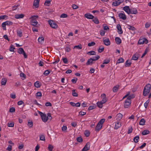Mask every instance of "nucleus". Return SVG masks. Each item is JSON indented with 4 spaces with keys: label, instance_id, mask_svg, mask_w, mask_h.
<instances>
[{
    "label": "nucleus",
    "instance_id": "f257e3e1",
    "mask_svg": "<svg viewBox=\"0 0 151 151\" xmlns=\"http://www.w3.org/2000/svg\"><path fill=\"white\" fill-rule=\"evenodd\" d=\"M38 16L37 15L31 16L30 19H31L30 24L32 25L35 27H37V25L38 24V22L36 19L38 18Z\"/></svg>",
    "mask_w": 151,
    "mask_h": 151
},
{
    "label": "nucleus",
    "instance_id": "f03ea898",
    "mask_svg": "<svg viewBox=\"0 0 151 151\" xmlns=\"http://www.w3.org/2000/svg\"><path fill=\"white\" fill-rule=\"evenodd\" d=\"M151 87V85L150 84H147L144 87L143 91V95L144 96H146L150 92Z\"/></svg>",
    "mask_w": 151,
    "mask_h": 151
},
{
    "label": "nucleus",
    "instance_id": "7ed1b4c3",
    "mask_svg": "<svg viewBox=\"0 0 151 151\" xmlns=\"http://www.w3.org/2000/svg\"><path fill=\"white\" fill-rule=\"evenodd\" d=\"M99 58L100 56L99 55H97V56L94 57L93 58H90L88 60L86 63V64L87 65H91L93 63H94L93 61L96 60Z\"/></svg>",
    "mask_w": 151,
    "mask_h": 151
},
{
    "label": "nucleus",
    "instance_id": "20e7f679",
    "mask_svg": "<svg viewBox=\"0 0 151 151\" xmlns=\"http://www.w3.org/2000/svg\"><path fill=\"white\" fill-rule=\"evenodd\" d=\"M105 120L104 119H103L99 121L95 128V130L96 131H99L102 128V124L104 122Z\"/></svg>",
    "mask_w": 151,
    "mask_h": 151
},
{
    "label": "nucleus",
    "instance_id": "39448f33",
    "mask_svg": "<svg viewBox=\"0 0 151 151\" xmlns=\"http://www.w3.org/2000/svg\"><path fill=\"white\" fill-rule=\"evenodd\" d=\"M38 112L40 115L42 121L44 122H46L47 121L46 115L39 111H38Z\"/></svg>",
    "mask_w": 151,
    "mask_h": 151
},
{
    "label": "nucleus",
    "instance_id": "423d86ee",
    "mask_svg": "<svg viewBox=\"0 0 151 151\" xmlns=\"http://www.w3.org/2000/svg\"><path fill=\"white\" fill-rule=\"evenodd\" d=\"M48 22L50 26L52 28L56 29L58 27V25L56 24L53 21H48Z\"/></svg>",
    "mask_w": 151,
    "mask_h": 151
},
{
    "label": "nucleus",
    "instance_id": "0eeeda50",
    "mask_svg": "<svg viewBox=\"0 0 151 151\" xmlns=\"http://www.w3.org/2000/svg\"><path fill=\"white\" fill-rule=\"evenodd\" d=\"M148 42L147 40L145 38L140 39L139 40L138 43L139 44H143L144 43L147 44Z\"/></svg>",
    "mask_w": 151,
    "mask_h": 151
},
{
    "label": "nucleus",
    "instance_id": "6e6552de",
    "mask_svg": "<svg viewBox=\"0 0 151 151\" xmlns=\"http://www.w3.org/2000/svg\"><path fill=\"white\" fill-rule=\"evenodd\" d=\"M90 144L89 142H87L84 147L82 149V151H87L89 150L90 147Z\"/></svg>",
    "mask_w": 151,
    "mask_h": 151
},
{
    "label": "nucleus",
    "instance_id": "1a4fd4ad",
    "mask_svg": "<svg viewBox=\"0 0 151 151\" xmlns=\"http://www.w3.org/2000/svg\"><path fill=\"white\" fill-rule=\"evenodd\" d=\"M123 0H118L117 1L113 2L112 4V5L115 6H116L123 2Z\"/></svg>",
    "mask_w": 151,
    "mask_h": 151
},
{
    "label": "nucleus",
    "instance_id": "9d476101",
    "mask_svg": "<svg viewBox=\"0 0 151 151\" xmlns=\"http://www.w3.org/2000/svg\"><path fill=\"white\" fill-rule=\"evenodd\" d=\"M131 102L126 100L124 104V106L125 108H127L129 107L131 105Z\"/></svg>",
    "mask_w": 151,
    "mask_h": 151
},
{
    "label": "nucleus",
    "instance_id": "9b49d317",
    "mask_svg": "<svg viewBox=\"0 0 151 151\" xmlns=\"http://www.w3.org/2000/svg\"><path fill=\"white\" fill-rule=\"evenodd\" d=\"M103 42L104 45L106 46H109L110 44V42L109 39L108 38L105 39H103Z\"/></svg>",
    "mask_w": 151,
    "mask_h": 151
},
{
    "label": "nucleus",
    "instance_id": "f8f14e48",
    "mask_svg": "<svg viewBox=\"0 0 151 151\" xmlns=\"http://www.w3.org/2000/svg\"><path fill=\"white\" fill-rule=\"evenodd\" d=\"M116 27L117 29V32L119 34H122L123 33V31L122 29L121 26L119 24L117 25Z\"/></svg>",
    "mask_w": 151,
    "mask_h": 151
},
{
    "label": "nucleus",
    "instance_id": "ddd939ff",
    "mask_svg": "<svg viewBox=\"0 0 151 151\" xmlns=\"http://www.w3.org/2000/svg\"><path fill=\"white\" fill-rule=\"evenodd\" d=\"M101 97L102 98V99L101 101L102 103L104 104L107 101V99L106 98V95L105 93L102 94L101 95Z\"/></svg>",
    "mask_w": 151,
    "mask_h": 151
},
{
    "label": "nucleus",
    "instance_id": "4468645a",
    "mask_svg": "<svg viewBox=\"0 0 151 151\" xmlns=\"http://www.w3.org/2000/svg\"><path fill=\"white\" fill-rule=\"evenodd\" d=\"M139 54L137 53H136L132 56V60H137L139 58Z\"/></svg>",
    "mask_w": 151,
    "mask_h": 151
},
{
    "label": "nucleus",
    "instance_id": "2eb2a0df",
    "mask_svg": "<svg viewBox=\"0 0 151 151\" xmlns=\"http://www.w3.org/2000/svg\"><path fill=\"white\" fill-rule=\"evenodd\" d=\"M85 17L89 19H92L94 18V16L90 13H87L84 15Z\"/></svg>",
    "mask_w": 151,
    "mask_h": 151
},
{
    "label": "nucleus",
    "instance_id": "dca6fc26",
    "mask_svg": "<svg viewBox=\"0 0 151 151\" xmlns=\"http://www.w3.org/2000/svg\"><path fill=\"white\" fill-rule=\"evenodd\" d=\"M119 17L121 19L123 20H124L126 19V17L125 14L123 13H119Z\"/></svg>",
    "mask_w": 151,
    "mask_h": 151
},
{
    "label": "nucleus",
    "instance_id": "f3484780",
    "mask_svg": "<svg viewBox=\"0 0 151 151\" xmlns=\"http://www.w3.org/2000/svg\"><path fill=\"white\" fill-rule=\"evenodd\" d=\"M123 9L128 14H130V9H129V6H126L124 7Z\"/></svg>",
    "mask_w": 151,
    "mask_h": 151
},
{
    "label": "nucleus",
    "instance_id": "a211bd4d",
    "mask_svg": "<svg viewBox=\"0 0 151 151\" xmlns=\"http://www.w3.org/2000/svg\"><path fill=\"white\" fill-rule=\"evenodd\" d=\"M121 126V123L120 122H117L115 123L114 129H117Z\"/></svg>",
    "mask_w": 151,
    "mask_h": 151
},
{
    "label": "nucleus",
    "instance_id": "6ab92c4d",
    "mask_svg": "<svg viewBox=\"0 0 151 151\" xmlns=\"http://www.w3.org/2000/svg\"><path fill=\"white\" fill-rule=\"evenodd\" d=\"M137 13V11L136 9L133 8L130 9V14H136Z\"/></svg>",
    "mask_w": 151,
    "mask_h": 151
},
{
    "label": "nucleus",
    "instance_id": "aec40b11",
    "mask_svg": "<svg viewBox=\"0 0 151 151\" xmlns=\"http://www.w3.org/2000/svg\"><path fill=\"white\" fill-rule=\"evenodd\" d=\"M40 0H34L33 3V6L36 8H37L39 6V3Z\"/></svg>",
    "mask_w": 151,
    "mask_h": 151
},
{
    "label": "nucleus",
    "instance_id": "412c9836",
    "mask_svg": "<svg viewBox=\"0 0 151 151\" xmlns=\"http://www.w3.org/2000/svg\"><path fill=\"white\" fill-rule=\"evenodd\" d=\"M24 15L23 14H16L15 15V17L17 19L22 18L24 17Z\"/></svg>",
    "mask_w": 151,
    "mask_h": 151
},
{
    "label": "nucleus",
    "instance_id": "4be33fe9",
    "mask_svg": "<svg viewBox=\"0 0 151 151\" xmlns=\"http://www.w3.org/2000/svg\"><path fill=\"white\" fill-rule=\"evenodd\" d=\"M127 27L128 29H129L132 30L134 31L136 30V28L133 26H131L129 24H127Z\"/></svg>",
    "mask_w": 151,
    "mask_h": 151
},
{
    "label": "nucleus",
    "instance_id": "5701e85b",
    "mask_svg": "<svg viewBox=\"0 0 151 151\" xmlns=\"http://www.w3.org/2000/svg\"><path fill=\"white\" fill-rule=\"evenodd\" d=\"M134 96L133 94L129 96H128L126 100L128 101L131 102V99H133L134 97Z\"/></svg>",
    "mask_w": 151,
    "mask_h": 151
},
{
    "label": "nucleus",
    "instance_id": "b1692460",
    "mask_svg": "<svg viewBox=\"0 0 151 151\" xmlns=\"http://www.w3.org/2000/svg\"><path fill=\"white\" fill-rule=\"evenodd\" d=\"M116 42L117 44H119L121 42V40L120 38L118 37H116L115 39Z\"/></svg>",
    "mask_w": 151,
    "mask_h": 151
},
{
    "label": "nucleus",
    "instance_id": "393cba45",
    "mask_svg": "<svg viewBox=\"0 0 151 151\" xmlns=\"http://www.w3.org/2000/svg\"><path fill=\"white\" fill-rule=\"evenodd\" d=\"M17 33L18 36H19L20 37H21L22 35V32L21 29H18L17 30Z\"/></svg>",
    "mask_w": 151,
    "mask_h": 151
},
{
    "label": "nucleus",
    "instance_id": "a878e982",
    "mask_svg": "<svg viewBox=\"0 0 151 151\" xmlns=\"http://www.w3.org/2000/svg\"><path fill=\"white\" fill-rule=\"evenodd\" d=\"M72 94L73 96L77 97L78 96V93L76 92V90H73L72 91Z\"/></svg>",
    "mask_w": 151,
    "mask_h": 151
},
{
    "label": "nucleus",
    "instance_id": "bb28decb",
    "mask_svg": "<svg viewBox=\"0 0 151 151\" xmlns=\"http://www.w3.org/2000/svg\"><path fill=\"white\" fill-rule=\"evenodd\" d=\"M40 140L45 141V136L44 134H40L39 136Z\"/></svg>",
    "mask_w": 151,
    "mask_h": 151
},
{
    "label": "nucleus",
    "instance_id": "cd10ccee",
    "mask_svg": "<svg viewBox=\"0 0 151 151\" xmlns=\"http://www.w3.org/2000/svg\"><path fill=\"white\" fill-rule=\"evenodd\" d=\"M139 139V136H137L135 137L133 139V140L134 141V142L135 143H137L138 142Z\"/></svg>",
    "mask_w": 151,
    "mask_h": 151
},
{
    "label": "nucleus",
    "instance_id": "c85d7f7f",
    "mask_svg": "<svg viewBox=\"0 0 151 151\" xmlns=\"http://www.w3.org/2000/svg\"><path fill=\"white\" fill-rule=\"evenodd\" d=\"M119 87V86L118 85L114 86L113 89V91L114 92H116L118 89Z\"/></svg>",
    "mask_w": 151,
    "mask_h": 151
},
{
    "label": "nucleus",
    "instance_id": "c756f323",
    "mask_svg": "<svg viewBox=\"0 0 151 151\" xmlns=\"http://www.w3.org/2000/svg\"><path fill=\"white\" fill-rule=\"evenodd\" d=\"M44 39L43 37H39L38 39V41L41 44L43 42Z\"/></svg>",
    "mask_w": 151,
    "mask_h": 151
},
{
    "label": "nucleus",
    "instance_id": "7c9ffc66",
    "mask_svg": "<svg viewBox=\"0 0 151 151\" xmlns=\"http://www.w3.org/2000/svg\"><path fill=\"white\" fill-rule=\"evenodd\" d=\"M145 120L142 118V119L139 122V124L140 125H143L145 124Z\"/></svg>",
    "mask_w": 151,
    "mask_h": 151
},
{
    "label": "nucleus",
    "instance_id": "2f4dec72",
    "mask_svg": "<svg viewBox=\"0 0 151 151\" xmlns=\"http://www.w3.org/2000/svg\"><path fill=\"white\" fill-rule=\"evenodd\" d=\"M51 0H46L45 2L44 5L45 6H49L51 3Z\"/></svg>",
    "mask_w": 151,
    "mask_h": 151
},
{
    "label": "nucleus",
    "instance_id": "473e14b6",
    "mask_svg": "<svg viewBox=\"0 0 151 151\" xmlns=\"http://www.w3.org/2000/svg\"><path fill=\"white\" fill-rule=\"evenodd\" d=\"M34 86L37 88L40 87L41 86V84L39 81H36L34 83Z\"/></svg>",
    "mask_w": 151,
    "mask_h": 151
},
{
    "label": "nucleus",
    "instance_id": "72a5a7b5",
    "mask_svg": "<svg viewBox=\"0 0 151 151\" xmlns=\"http://www.w3.org/2000/svg\"><path fill=\"white\" fill-rule=\"evenodd\" d=\"M150 133V131L147 130H144L142 133V135H145Z\"/></svg>",
    "mask_w": 151,
    "mask_h": 151
},
{
    "label": "nucleus",
    "instance_id": "f704fd0d",
    "mask_svg": "<svg viewBox=\"0 0 151 151\" xmlns=\"http://www.w3.org/2000/svg\"><path fill=\"white\" fill-rule=\"evenodd\" d=\"M97 105V106L100 108H102L103 106L102 104H104L103 103H102L101 102H98L96 103Z\"/></svg>",
    "mask_w": 151,
    "mask_h": 151
},
{
    "label": "nucleus",
    "instance_id": "c9c22d12",
    "mask_svg": "<svg viewBox=\"0 0 151 151\" xmlns=\"http://www.w3.org/2000/svg\"><path fill=\"white\" fill-rule=\"evenodd\" d=\"M24 51L22 48H19L18 50V52L20 54H22Z\"/></svg>",
    "mask_w": 151,
    "mask_h": 151
},
{
    "label": "nucleus",
    "instance_id": "e433bc0d",
    "mask_svg": "<svg viewBox=\"0 0 151 151\" xmlns=\"http://www.w3.org/2000/svg\"><path fill=\"white\" fill-rule=\"evenodd\" d=\"M116 117L117 119L120 120L122 119V115L120 113H119L117 115Z\"/></svg>",
    "mask_w": 151,
    "mask_h": 151
},
{
    "label": "nucleus",
    "instance_id": "4c0bfd02",
    "mask_svg": "<svg viewBox=\"0 0 151 151\" xmlns=\"http://www.w3.org/2000/svg\"><path fill=\"white\" fill-rule=\"evenodd\" d=\"M132 63L130 62H129L128 60H127L125 62V67H127L130 66Z\"/></svg>",
    "mask_w": 151,
    "mask_h": 151
},
{
    "label": "nucleus",
    "instance_id": "58836bf2",
    "mask_svg": "<svg viewBox=\"0 0 151 151\" xmlns=\"http://www.w3.org/2000/svg\"><path fill=\"white\" fill-rule=\"evenodd\" d=\"M7 82V80L5 78L2 79L1 80V85H6Z\"/></svg>",
    "mask_w": 151,
    "mask_h": 151
},
{
    "label": "nucleus",
    "instance_id": "ea45409f",
    "mask_svg": "<svg viewBox=\"0 0 151 151\" xmlns=\"http://www.w3.org/2000/svg\"><path fill=\"white\" fill-rule=\"evenodd\" d=\"M124 60V59L122 58H120L117 61V63H123Z\"/></svg>",
    "mask_w": 151,
    "mask_h": 151
},
{
    "label": "nucleus",
    "instance_id": "a19ab883",
    "mask_svg": "<svg viewBox=\"0 0 151 151\" xmlns=\"http://www.w3.org/2000/svg\"><path fill=\"white\" fill-rule=\"evenodd\" d=\"M87 54L89 55H96V52L94 51H91L87 53Z\"/></svg>",
    "mask_w": 151,
    "mask_h": 151
},
{
    "label": "nucleus",
    "instance_id": "79ce46f5",
    "mask_svg": "<svg viewBox=\"0 0 151 151\" xmlns=\"http://www.w3.org/2000/svg\"><path fill=\"white\" fill-rule=\"evenodd\" d=\"M14 125V123L13 122H9L7 124V126L9 127H13Z\"/></svg>",
    "mask_w": 151,
    "mask_h": 151
},
{
    "label": "nucleus",
    "instance_id": "37998d69",
    "mask_svg": "<svg viewBox=\"0 0 151 151\" xmlns=\"http://www.w3.org/2000/svg\"><path fill=\"white\" fill-rule=\"evenodd\" d=\"M149 50L148 48H146L144 52L142 54V55L141 56V58H143L144 56H145V55L147 54V52H148Z\"/></svg>",
    "mask_w": 151,
    "mask_h": 151
},
{
    "label": "nucleus",
    "instance_id": "c03bdc74",
    "mask_svg": "<svg viewBox=\"0 0 151 151\" xmlns=\"http://www.w3.org/2000/svg\"><path fill=\"white\" fill-rule=\"evenodd\" d=\"M92 20L93 21L95 24H98L99 23L98 19L96 18H95Z\"/></svg>",
    "mask_w": 151,
    "mask_h": 151
},
{
    "label": "nucleus",
    "instance_id": "a18cd8bd",
    "mask_svg": "<svg viewBox=\"0 0 151 151\" xmlns=\"http://www.w3.org/2000/svg\"><path fill=\"white\" fill-rule=\"evenodd\" d=\"M150 101L149 99H148L144 104V106L146 109L147 108L148 106V104L149 103Z\"/></svg>",
    "mask_w": 151,
    "mask_h": 151
},
{
    "label": "nucleus",
    "instance_id": "49530a36",
    "mask_svg": "<svg viewBox=\"0 0 151 151\" xmlns=\"http://www.w3.org/2000/svg\"><path fill=\"white\" fill-rule=\"evenodd\" d=\"M48 148L50 151H52L53 148V147L52 145L49 144L48 145Z\"/></svg>",
    "mask_w": 151,
    "mask_h": 151
},
{
    "label": "nucleus",
    "instance_id": "de8ad7c7",
    "mask_svg": "<svg viewBox=\"0 0 151 151\" xmlns=\"http://www.w3.org/2000/svg\"><path fill=\"white\" fill-rule=\"evenodd\" d=\"M5 24L6 25H12L13 24V22H10L9 21H7L6 22H5Z\"/></svg>",
    "mask_w": 151,
    "mask_h": 151
},
{
    "label": "nucleus",
    "instance_id": "09e8293b",
    "mask_svg": "<svg viewBox=\"0 0 151 151\" xmlns=\"http://www.w3.org/2000/svg\"><path fill=\"white\" fill-rule=\"evenodd\" d=\"M50 71L49 70H47L44 72L43 74L45 75L46 76H47L50 74Z\"/></svg>",
    "mask_w": 151,
    "mask_h": 151
},
{
    "label": "nucleus",
    "instance_id": "8fccbe9b",
    "mask_svg": "<svg viewBox=\"0 0 151 151\" xmlns=\"http://www.w3.org/2000/svg\"><path fill=\"white\" fill-rule=\"evenodd\" d=\"M96 44L94 42H92L90 43H89L88 44V46L89 47H91L93 46H94Z\"/></svg>",
    "mask_w": 151,
    "mask_h": 151
},
{
    "label": "nucleus",
    "instance_id": "3c124183",
    "mask_svg": "<svg viewBox=\"0 0 151 151\" xmlns=\"http://www.w3.org/2000/svg\"><path fill=\"white\" fill-rule=\"evenodd\" d=\"M20 76L21 77H22V80H24L26 76L23 73H20Z\"/></svg>",
    "mask_w": 151,
    "mask_h": 151
},
{
    "label": "nucleus",
    "instance_id": "603ef678",
    "mask_svg": "<svg viewBox=\"0 0 151 151\" xmlns=\"http://www.w3.org/2000/svg\"><path fill=\"white\" fill-rule=\"evenodd\" d=\"M104 48L103 47H100L98 50V51L99 53H101V52L104 51Z\"/></svg>",
    "mask_w": 151,
    "mask_h": 151
},
{
    "label": "nucleus",
    "instance_id": "864d4df0",
    "mask_svg": "<svg viewBox=\"0 0 151 151\" xmlns=\"http://www.w3.org/2000/svg\"><path fill=\"white\" fill-rule=\"evenodd\" d=\"M110 60L109 59H106L104 61L103 64H107L110 62Z\"/></svg>",
    "mask_w": 151,
    "mask_h": 151
},
{
    "label": "nucleus",
    "instance_id": "5fc2aeb1",
    "mask_svg": "<svg viewBox=\"0 0 151 151\" xmlns=\"http://www.w3.org/2000/svg\"><path fill=\"white\" fill-rule=\"evenodd\" d=\"M82 46H81V45H78L75 46L74 47V48H76L78 49H82Z\"/></svg>",
    "mask_w": 151,
    "mask_h": 151
},
{
    "label": "nucleus",
    "instance_id": "6e6d98bb",
    "mask_svg": "<svg viewBox=\"0 0 151 151\" xmlns=\"http://www.w3.org/2000/svg\"><path fill=\"white\" fill-rule=\"evenodd\" d=\"M15 111V109L14 107H12L11 108L9 109V112H14Z\"/></svg>",
    "mask_w": 151,
    "mask_h": 151
},
{
    "label": "nucleus",
    "instance_id": "4d7b16f0",
    "mask_svg": "<svg viewBox=\"0 0 151 151\" xmlns=\"http://www.w3.org/2000/svg\"><path fill=\"white\" fill-rule=\"evenodd\" d=\"M77 140L79 142H81L83 141L82 138L81 137H78L77 138Z\"/></svg>",
    "mask_w": 151,
    "mask_h": 151
},
{
    "label": "nucleus",
    "instance_id": "13d9d810",
    "mask_svg": "<svg viewBox=\"0 0 151 151\" xmlns=\"http://www.w3.org/2000/svg\"><path fill=\"white\" fill-rule=\"evenodd\" d=\"M36 96L37 97H41L42 96V93L40 92H38L37 93H36Z\"/></svg>",
    "mask_w": 151,
    "mask_h": 151
},
{
    "label": "nucleus",
    "instance_id": "bf43d9fd",
    "mask_svg": "<svg viewBox=\"0 0 151 151\" xmlns=\"http://www.w3.org/2000/svg\"><path fill=\"white\" fill-rule=\"evenodd\" d=\"M71 124L72 127H75L77 125V123L76 122H73L71 123Z\"/></svg>",
    "mask_w": 151,
    "mask_h": 151
},
{
    "label": "nucleus",
    "instance_id": "052dcab7",
    "mask_svg": "<svg viewBox=\"0 0 151 151\" xmlns=\"http://www.w3.org/2000/svg\"><path fill=\"white\" fill-rule=\"evenodd\" d=\"M12 149V146L10 145H9L8 147L6 148V150L9 151H11Z\"/></svg>",
    "mask_w": 151,
    "mask_h": 151
},
{
    "label": "nucleus",
    "instance_id": "680f3d73",
    "mask_svg": "<svg viewBox=\"0 0 151 151\" xmlns=\"http://www.w3.org/2000/svg\"><path fill=\"white\" fill-rule=\"evenodd\" d=\"M77 78H75L74 79H73L71 80V82L73 83H75L76 82V81H77Z\"/></svg>",
    "mask_w": 151,
    "mask_h": 151
},
{
    "label": "nucleus",
    "instance_id": "e2e57ef3",
    "mask_svg": "<svg viewBox=\"0 0 151 151\" xmlns=\"http://www.w3.org/2000/svg\"><path fill=\"white\" fill-rule=\"evenodd\" d=\"M68 17V15L65 14H62L60 16L61 18H66Z\"/></svg>",
    "mask_w": 151,
    "mask_h": 151
},
{
    "label": "nucleus",
    "instance_id": "0e129e2a",
    "mask_svg": "<svg viewBox=\"0 0 151 151\" xmlns=\"http://www.w3.org/2000/svg\"><path fill=\"white\" fill-rule=\"evenodd\" d=\"M33 123L32 121L29 122L28 123V125L30 127H32L33 126Z\"/></svg>",
    "mask_w": 151,
    "mask_h": 151
},
{
    "label": "nucleus",
    "instance_id": "69168bd1",
    "mask_svg": "<svg viewBox=\"0 0 151 151\" xmlns=\"http://www.w3.org/2000/svg\"><path fill=\"white\" fill-rule=\"evenodd\" d=\"M47 120L48 119H51L52 117L50 113H48L47 114Z\"/></svg>",
    "mask_w": 151,
    "mask_h": 151
},
{
    "label": "nucleus",
    "instance_id": "338daca9",
    "mask_svg": "<svg viewBox=\"0 0 151 151\" xmlns=\"http://www.w3.org/2000/svg\"><path fill=\"white\" fill-rule=\"evenodd\" d=\"M67 129L66 126H63L62 128V131L63 132H66Z\"/></svg>",
    "mask_w": 151,
    "mask_h": 151
},
{
    "label": "nucleus",
    "instance_id": "774afa93",
    "mask_svg": "<svg viewBox=\"0 0 151 151\" xmlns=\"http://www.w3.org/2000/svg\"><path fill=\"white\" fill-rule=\"evenodd\" d=\"M95 108V106H90L89 107L88 109V110H92V109H94V108Z\"/></svg>",
    "mask_w": 151,
    "mask_h": 151
}]
</instances>
